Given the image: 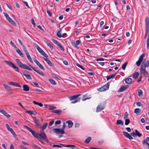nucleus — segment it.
I'll return each mask as SVG.
<instances>
[{"mask_svg":"<svg viewBox=\"0 0 149 149\" xmlns=\"http://www.w3.org/2000/svg\"><path fill=\"white\" fill-rule=\"evenodd\" d=\"M146 24H149V20L148 17H146L145 18Z\"/></svg>","mask_w":149,"mask_h":149,"instance_id":"3c124183","label":"nucleus"},{"mask_svg":"<svg viewBox=\"0 0 149 149\" xmlns=\"http://www.w3.org/2000/svg\"><path fill=\"white\" fill-rule=\"evenodd\" d=\"M128 113L127 112H125L124 116V119H127L128 118Z\"/></svg>","mask_w":149,"mask_h":149,"instance_id":"09e8293b","label":"nucleus"},{"mask_svg":"<svg viewBox=\"0 0 149 149\" xmlns=\"http://www.w3.org/2000/svg\"><path fill=\"white\" fill-rule=\"evenodd\" d=\"M139 75V73L138 72H136L134 73L133 75V78L135 79H137Z\"/></svg>","mask_w":149,"mask_h":149,"instance_id":"cd10ccee","label":"nucleus"},{"mask_svg":"<svg viewBox=\"0 0 149 149\" xmlns=\"http://www.w3.org/2000/svg\"><path fill=\"white\" fill-rule=\"evenodd\" d=\"M147 48L148 49H149V35L148 36V38L146 42Z\"/></svg>","mask_w":149,"mask_h":149,"instance_id":"c03bdc74","label":"nucleus"},{"mask_svg":"<svg viewBox=\"0 0 149 149\" xmlns=\"http://www.w3.org/2000/svg\"><path fill=\"white\" fill-rule=\"evenodd\" d=\"M28 59H29V60L32 63H33V62L32 60V59L30 56H28L27 57Z\"/></svg>","mask_w":149,"mask_h":149,"instance_id":"680f3d73","label":"nucleus"},{"mask_svg":"<svg viewBox=\"0 0 149 149\" xmlns=\"http://www.w3.org/2000/svg\"><path fill=\"white\" fill-rule=\"evenodd\" d=\"M8 84L9 85H11L13 86H16L20 88L21 87V86L18 83L13 81H10L9 82Z\"/></svg>","mask_w":149,"mask_h":149,"instance_id":"2eb2a0df","label":"nucleus"},{"mask_svg":"<svg viewBox=\"0 0 149 149\" xmlns=\"http://www.w3.org/2000/svg\"><path fill=\"white\" fill-rule=\"evenodd\" d=\"M53 130L54 132L57 134H63L65 133L64 131L62 129H61L59 128H55L53 129Z\"/></svg>","mask_w":149,"mask_h":149,"instance_id":"1a4fd4ad","label":"nucleus"},{"mask_svg":"<svg viewBox=\"0 0 149 149\" xmlns=\"http://www.w3.org/2000/svg\"><path fill=\"white\" fill-rule=\"evenodd\" d=\"M132 79L131 78H127L125 79V81L126 84H130L132 81Z\"/></svg>","mask_w":149,"mask_h":149,"instance_id":"b1692460","label":"nucleus"},{"mask_svg":"<svg viewBox=\"0 0 149 149\" xmlns=\"http://www.w3.org/2000/svg\"><path fill=\"white\" fill-rule=\"evenodd\" d=\"M44 42L51 49H53L54 48L52 45L50 43L48 42L47 41L45 40Z\"/></svg>","mask_w":149,"mask_h":149,"instance_id":"e433bc0d","label":"nucleus"},{"mask_svg":"<svg viewBox=\"0 0 149 149\" xmlns=\"http://www.w3.org/2000/svg\"><path fill=\"white\" fill-rule=\"evenodd\" d=\"M128 63V62H126L125 63L122 65V69L125 70V69L126 66Z\"/></svg>","mask_w":149,"mask_h":149,"instance_id":"79ce46f5","label":"nucleus"},{"mask_svg":"<svg viewBox=\"0 0 149 149\" xmlns=\"http://www.w3.org/2000/svg\"><path fill=\"white\" fill-rule=\"evenodd\" d=\"M33 118L34 122L35 123L36 126L38 127H40L41 124L39 120L35 117H33Z\"/></svg>","mask_w":149,"mask_h":149,"instance_id":"4468645a","label":"nucleus"},{"mask_svg":"<svg viewBox=\"0 0 149 149\" xmlns=\"http://www.w3.org/2000/svg\"><path fill=\"white\" fill-rule=\"evenodd\" d=\"M26 113H27L30 115H32L33 114V111H27L26 112Z\"/></svg>","mask_w":149,"mask_h":149,"instance_id":"e2e57ef3","label":"nucleus"},{"mask_svg":"<svg viewBox=\"0 0 149 149\" xmlns=\"http://www.w3.org/2000/svg\"><path fill=\"white\" fill-rule=\"evenodd\" d=\"M49 81H50V82L51 83V84H52L56 85V81H55V80L53 79H49Z\"/></svg>","mask_w":149,"mask_h":149,"instance_id":"a19ab883","label":"nucleus"},{"mask_svg":"<svg viewBox=\"0 0 149 149\" xmlns=\"http://www.w3.org/2000/svg\"><path fill=\"white\" fill-rule=\"evenodd\" d=\"M128 86H122L119 90H118V92H122L126 90L128 88Z\"/></svg>","mask_w":149,"mask_h":149,"instance_id":"dca6fc26","label":"nucleus"},{"mask_svg":"<svg viewBox=\"0 0 149 149\" xmlns=\"http://www.w3.org/2000/svg\"><path fill=\"white\" fill-rule=\"evenodd\" d=\"M31 22L32 24L34 26V27L36 26V24L35 22V21H34V19H33V18L31 20Z\"/></svg>","mask_w":149,"mask_h":149,"instance_id":"052dcab7","label":"nucleus"},{"mask_svg":"<svg viewBox=\"0 0 149 149\" xmlns=\"http://www.w3.org/2000/svg\"><path fill=\"white\" fill-rule=\"evenodd\" d=\"M40 138V139H39V140L41 142V143H42V139H43L45 141H46L47 142V143H48V140H47V136H46V137H45V138L44 139H43V138Z\"/></svg>","mask_w":149,"mask_h":149,"instance_id":"58836bf2","label":"nucleus"},{"mask_svg":"<svg viewBox=\"0 0 149 149\" xmlns=\"http://www.w3.org/2000/svg\"><path fill=\"white\" fill-rule=\"evenodd\" d=\"M91 139V137L90 136H89L85 140V142L86 143H88L90 142Z\"/></svg>","mask_w":149,"mask_h":149,"instance_id":"4c0bfd02","label":"nucleus"},{"mask_svg":"<svg viewBox=\"0 0 149 149\" xmlns=\"http://www.w3.org/2000/svg\"><path fill=\"white\" fill-rule=\"evenodd\" d=\"M23 75L25 76L26 78L29 79H31L32 78L30 74H27L25 73H23Z\"/></svg>","mask_w":149,"mask_h":149,"instance_id":"c9c22d12","label":"nucleus"},{"mask_svg":"<svg viewBox=\"0 0 149 149\" xmlns=\"http://www.w3.org/2000/svg\"><path fill=\"white\" fill-rule=\"evenodd\" d=\"M104 108L103 106L101 105H99L97 106V107L96 111L97 112H98L104 109Z\"/></svg>","mask_w":149,"mask_h":149,"instance_id":"4be33fe9","label":"nucleus"},{"mask_svg":"<svg viewBox=\"0 0 149 149\" xmlns=\"http://www.w3.org/2000/svg\"><path fill=\"white\" fill-rule=\"evenodd\" d=\"M125 124L126 125H128L130 123V120L129 119H125Z\"/></svg>","mask_w":149,"mask_h":149,"instance_id":"49530a36","label":"nucleus"},{"mask_svg":"<svg viewBox=\"0 0 149 149\" xmlns=\"http://www.w3.org/2000/svg\"><path fill=\"white\" fill-rule=\"evenodd\" d=\"M71 44L74 47L77 48V49H78V46H77V44H76L74 42H72Z\"/></svg>","mask_w":149,"mask_h":149,"instance_id":"603ef678","label":"nucleus"},{"mask_svg":"<svg viewBox=\"0 0 149 149\" xmlns=\"http://www.w3.org/2000/svg\"><path fill=\"white\" fill-rule=\"evenodd\" d=\"M134 113L138 115L140 113H141V110L139 108H136L134 110Z\"/></svg>","mask_w":149,"mask_h":149,"instance_id":"7c9ffc66","label":"nucleus"},{"mask_svg":"<svg viewBox=\"0 0 149 149\" xmlns=\"http://www.w3.org/2000/svg\"><path fill=\"white\" fill-rule=\"evenodd\" d=\"M52 40L55 43L56 45L61 50L63 51H65V49L63 47L61 44L57 41V40L54 39H52Z\"/></svg>","mask_w":149,"mask_h":149,"instance_id":"423d86ee","label":"nucleus"},{"mask_svg":"<svg viewBox=\"0 0 149 149\" xmlns=\"http://www.w3.org/2000/svg\"><path fill=\"white\" fill-rule=\"evenodd\" d=\"M76 65L78 67H79L82 70H84V68L81 65L79 64V63H76Z\"/></svg>","mask_w":149,"mask_h":149,"instance_id":"8fccbe9b","label":"nucleus"},{"mask_svg":"<svg viewBox=\"0 0 149 149\" xmlns=\"http://www.w3.org/2000/svg\"><path fill=\"white\" fill-rule=\"evenodd\" d=\"M44 60L47 63V64L49 65V66L51 67H52L53 66V65L52 63V62L50 61V60L48 58V56H47V57H45L44 58Z\"/></svg>","mask_w":149,"mask_h":149,"instance_id":"a211bd4d","label":"nucleus"},{"mask_svg":"<svg viewBox=\"0 0 149 149\" xmlns=\"http://www.w3.org/2000/svg\"><path fill=\"white\" fill-rule=\"evenodd\" d=\"M23 49L24 52H25V53H26L28 52L27 50L26 47L24 45H23Z\"/></svg>","mask_w":149,"mask_h":149,"instance_id":"6e6d98bb","label":"nucleus"},{"mask_svg":"<svg viewBox=\"0 0 149 149\" xmlns=\"http://www.w3.org/2000/svg\"><path fill=\"white\" fill-rule=\"evenodd\" d=\"M23 90L25 91H28L29 90V87L26 85H24L23 86Z\"/></svg>","mask_w":149,"mask_h":149,"instance_id":"393cba45","label":"nucleus"},{"mask_svg":"<svg viewBox=\"0 0 149 149\" xmlns=\"http://www.w3.org/2000/svg\"><path fill=\"white\" fill-rule=\"evenodd\" d=\"M3 86L7 90V91L9 92L10 94L13 93L12 89L10 86L5 84H3Z\"/></svg>","mask_w":149,"mask_h":149,"instance_id":"f8f14e48","label":"nucleus"},{"mask_svg":"<svg viewBox=\"0 0 149 149\" xmlns=\"http://www.w3.org/2000/svg\"><path fill=\"white\" fill-rule=\"evenodd\" d=\"M47 13L50 16H52V13L49 10H47Z\"/></svg>","mask_w":149,"mask_h":149,"instance_id":"69168bd1","label":"nucleus"},{"mask_svg":"<svg viewBox=\"0 0 149 149\" xmlns=\"http://www.w3.org/2000/svg\"><path fill=\"white\" fill-rule=\"evenodd\" d=\"M52 113L57 114L58 115H60L62 114V111L60 110H53L52 111Z\"/></svg>","mask_w":149,"mask_h":149,"instance_id":"5701e85b","label":"nucleus"},{"mask_svg":"<svg viewBox=\"0 0 149 149\" xmlns=\"http://www.w3.org/2000/svg\"><path fill=\"white\" fill-rule=\"evenodd\" d=\"M130 134L134 137H136L135 132L134 131H133L131 133H130Z\"/></svg>","mask_w":149,"mask_h":149,"instance_id":"338daca9","label":"nucleus"},{"mask_svg":"<svg viewBox=\"0 0 149 149\" xmlns=\"http://www.w3.org/2000/svg\"><path fill=\"white\" fill-rule=\"evenodd\" d=\"M149 67V61L147 60L145 63L144 61H143L141 64L140 68V75L142 76L143 75L144 76L146 77H148L149 76V74L148 72L146 70V68Z\"/></svg>","mask_w":149,"mask_h":149,"instance_id":"f257e3e1","label":"nucleus"},{"mask_svg":"<svg viewBox=\"0 0 149 149\" xmlns=\"http://www.w3.org/2000/svg\"><path fill=\"white\" fill-rule=\"evenodd\" d=\"M36 47L38 52L43 55L45 57H47V55L45 52L37 45H36Z\"/></svg>","mask_w":149,"mask_h":149,"instance_id":"9d476101","label":"nucleus"},{"mask_svg":"<svg viewBox=\"0 0 149 149\" xmlns=\"http://www.w3.org/2000/svg\"><path fill=\"white\" fill-rule=\"evenodd\" d=\"M138 96L139 97H141L142 96L143 91L142 90L139 89L138 91Z\"/></svg>","mask_w":149,"mask_h":149,"instance_id":"a18cd8bd","label":"nucleus"},{"mask_svg":"<svg viewBox=\"0 0 149 149\" xmlns=\"http://www.w3.org/2000/svg\"><path fill=\"white\" fill-rule=\"evenodd\" d=\"M110 84V82H108L106 84L99 88L98 90V91L101 92L108 89L109 88Z\"/></svg>","mask_w":149,"mask_h":149,"instance_id":"0eeeda50","label":"nucleus"},{"mask_svg":"<svg viewBox=\"0 0 149 149\" xmlns=\"http://www.w3.org/2000/svg\"><path fill=\"white\" fill-rule=\"evenodd\" d=\"M16 51L20 56H21L22 57H24V56L23 54L21 52V50L19 49H17L16 50Z\"/></svg>","mask_w":149,"mask_h":149,"instance_id":"72a5a7b5","label":"nucleus"},{"mask_svg":"<svg viewBox=\"0 0 149 149\" xmlns=\"http://www.w3.org/2000/svg\"><path fill=\"white\" fill-rule=\"evenodd\" d=\"M135 132L136 134V137L138 136L139 137H140L142 136V134L140 133L137 130H135Z\"/></svg>","mask_w":149,"mask_h":149,"instance_id":"2f4dec72","label":"nucleus"},{"mask_svg":"<svg viewBox=\"0 0 149 149\" xmlns=\"http://www.w3.org/2000/svg\"><path fill=\"white\" fill-rule=\"evenodd\" d=\"M116 124L117 125H123L124 124L123 122L121 120H117Z\"/></svg>","mask_w":149,"mask_h":149,"instance_id":"f704fd0d","label":"nucleus"},{"mask_svg":"<svg viewBox=\"0 0 149 149\" xmlns=\"http://www.w3.org/2000/svg\"><path fill=\"white\" fill-rule=\"evenodd\" d=\"M10 45L12 46L13 47H14L15 48H17V47L15 45V44L12 41H11L10 43Z\"/></svg>","mask_w":149,"mask_h":149,"instance_id":"4d7b16f0","label":"nucleus"},{"mask_svg":"<svg viewBox=\"0 0 149 149\" xmlns=\"http://www.w3.org/2000/svg\"><path fill=\"white\" fill-rule=\"evenodd\" d=\"M54 120H52L49 123V126H52L54 123Z\"/></svg>","mask_w":149,"mask_h":149,"instance_id":"0e129e2a","label":"nucleus"},{"mask_svg":"<svg viewBox=\"0 0 149 149\" xmlns=\"http://www.w3.org/2000/svg\"><path fill=\"white\" fill-rule=\"evenodd\" d=\"M61 121L60 120H57L55 122V125H57L61 124Z\"/></svg>","mask_w":149,"mask_h":149,"instance_id":"13d9d810","label":"nucleus"},{"mask_svg":"<svg viewBox=\"0 0 149 149\" xmlns=\"http://www.w3.org/2000/svg\"><path fill=\"white\" fill-rule=\"evenodd\" d=\"M149 24H146V31H149Z\"/></svg>","mask_w":149,"mask_h":149,"instance_id":"5fc2aeb1","label":"nucleus"},{"mask_svg":"<svg viewBox=\"0 0 149 149\" xmlns=\"http://www.w3.org/2000/svg\"><path fill=\"white\" fill-rule=\"evenodd\" d=\"M4 62L13 68L16 71L19 72L18 68L14 65L13 63L10 61H5Z\"/></svg>","mask_w":149,"mask_h":149,"instance_id":"39448f33","label":"nucleus"},{"mask_svg":"<svg viewBox=\"0 0 149 149\" xmlns=\"http://www.w3.org/2000/svg\"><path fill=\"white\" fill-rule=\"evenodd\" d=\"M56 108V107L55 106L50 105L49 107V110H52L54 109H55Z\"/></svg>","mask_w":149,"mask_h":149,"instance_id":"de8ad7c7","label":"nucleus"},{"mask_svg":"<svg viewBox=\"0 0 149 149\" xmlns=\"http://www.w3.org/2000/svg\"><path fill=\"white\" fill-rule=\"evenodd\" d=\"M116 73H115L114 74H111V75H110L108 76H107V81L109 80V79L114 78L115 76L116 75Z\"/></svg>","mask_w":149,"mask_h":149,"instance_id":"bb28decb","label":"nucleus"},{"mask_svg":"<svg viewBox=\"0 0 149 149\" xmlns=\"http://www.w3.org/2000/svg\"><path fill=\"white\" fill-rule=\"evenodd\" d=\"M91 97L89 95H88V94H86L84 95L82 98L83 101H85L86 100L90 99L91 98Z\"/></svg>","mask_w":149,"mask_h":149,"instance_id":"aec40b11","label":"nucleus"},{"mask_svg":"<svg viewBox=\"0 0 149 149\" xmlns=\"http://www.w3.org/2000/svg\"><path fill=\"white\" fill-rule=\"evenodd\" d=\"M66 123H68V127L70 128L72 127L73 125V123L71 120L67 121L66 122Z\"/></svg>","mask_w":149,"mask_h":149,"instance_id":"a878e982","label":"nucleus"},{"mask_svg":"<svg viewBox=\"0 0 149 149\" xmlns=\"http://www.w3.org/2000/svg\"><path fill=\"white\" fill-rule=\"evenodd\" d=\"M33 102L34 104L39 105L40 107H42L43 106V104L41 103H38L34 101H33Z\"/></svg>","mask_w":149,"mask_h":149,"instance_id":"37998d69","label":"nucleus"},{"mask_svg":"<svg viewBox=\"0 0 149 149\" xmlns=\"http://www.w3.org/2000/svg\"><path fill=\"white\" fill-rule=\"evenodd\" d=\"M9 131H10L11 133L14 136H16L17 135L15 133V132L13 131V129L12 128H10L8 130Z\"/></svg>","mask_w":149,"mask_h":149,"instance_id":"ea45409f","label":"nucleus"},{"mask_svg":"<svg viewBox=\"0 0 149 149\" xmlns=\"http://www.w3.org/2000/svg\"><path fill=\"white\" fill-rule=\"evenodd\" d=\"M148 144L149 143L147 142L145 140H144L143 141L142 144L146 148H148Z\"/></svg>","mask_w":149,"mask_h":149,"instance_id":"473e14b6","label":"nucleus"},{"mask_svg":"<svg viewBox=\"0 0 149 149\" xmlns=\"http://www.w3.org/2000/svg\"><path fill=\"white\" fill-rule=\"evenodd\" d=\"M145 55L146 54L145 53H143L140 56L138 60L137 61L136 63V64L137 66H139L141 65V63L143 61V58L145 56Z\"/></svg>","mask_w":149,"mask_h":149,"instance_id":"6e6552de","label":"nucleus"},{"mask_svg":"<svg viewBox=\"0 0 149 149\" xmlns=\"http://www.w3.org/2000/svg\"><path fill=\"white\" fill-rule=\"evenodd\" d=\"M10 149H15L13 145L11 144L10 145Z\"/></svg>","mask_w":149,"mask_h":149,"instance_id":"774afa93","label":"nucleus"},{"mask_svg":"<svg viewBox=\"0 0 149 149\" xmlns=\"http://www.w3.org/2000/svg\"><path fill=\"white\" fill-rule=\"evenodd\" d=\"M24 127L31 132L34 137L38 140L40 139V138H43L44 139L45 137H46V134L44 132H42L40 133L37 134L36 133L35 131L32 130L27 125H24Z\"/></svg>","mask_w":149,"mask_h":149,"instance_id":"f03ea898","label":"nucleus"},{"mask_svg":"<svg viewBox=\"0 0 149 149\" xmlns=\"http://www.w3.org/2000/svg\"><path fill=\"white\" fill-rule=\"evenodd\" d=\"M60 145H62V146H64L65 147H71V148L73 149L74 148H75V146L74 145H65L64 144H60Z\"/></svg>","mask_w":149,"mask_h":149,"instance_id":"c756f323","label":"nucleus"},{"mask_svg":"<svg viewBox=\"0 0 149 149\" xmlns=\"http://www.w3.org/2000/svg\"><path fill=\"white\" fill-rule=\"evenodd\" d=\"M47 125L48 123H45L41 127L40 125V127H39L41 129H42V132H44V130L46 129Z\"/></svg>","mask_w":149,"mask_h":149,"instance_id":"412c9836","label":"nucleus"},{"mask_svg":"<svg viewBox=\"0 0 149 149\" xmlns=\"http://www.w3.org/2000/svg\"><path fill=\"white\" fill-rule=\"evenodd\" d=\"M62 31V29H61L60 30L58 31L57 33V36L60 38L62 37L63 36L61 34V32Z\"/></svg>","mask_w":149,"mask_h":149,"instance_id":"c85d7f7f","label":"nucleus"},{"mask_svg":"<svg viewBox=\"0 0 149 149\" xmlns=\"http://www.w3.org/2000/svg\"><path fill=\"white\" fill-rule=\"evenodd\" d=\"M34 61L36 63L37 65L42 70H44L45 68L43 67V65L41 64L37 60H34Z\"/></svg>","mask_w":149,"mask_h":149,"instance_id":"f3484780","label":"nucleus"},{"mask_svg":"<svg viewBox=\"0 0 149 149\" xmlns=\"http://www.w3.org/2000/svg\"><path fill=\"white\" fill-rule=\"evenodd\" d=\"M0 112L6 116L7 118H9L10 115L8 114L4 110H0Z\"/></svg>","mask_w":149,"mask_h":149,"instance_id":"6ab92c4d","label":"nucleus"},{"mask_svg":"<svg viewBox=\"0 0 149 149\" xmlns=\"http://www.w3.org/2000/svg\"><path fill=\"white\" fill-rule=\"evenodd\" d=\"M16 61L19 66L21 68L26 69L30 71H32V69L28 65L25 64H23L18 59H17Z\"/></svg>","mask_w":149,"mask_h":149,"instance_id":"7ed1b4c3","label":"nucleus"},{"mask_svg":"<svg viewBox=\"0 0 149 149\" xmlns=\"http://www.w3.org/2000/svg\"><path fill=\"white\" fill-rule=\"evenodd\" d=\"M3 13L5 15V16L6 17L7 19V20L10 17H9V15L6 13L3 12Z\"/></svg>","mask_w":149,"mask_h":149,"instance_id":"864d4df0","label":"nucleus"},{"mask_svg":"<svg viewBox=\"0 0 149 149\" xmlns=\"http://www.w3.org/2000/svg\"><path fill=\"white\" fill-rule=\"evenodd\" d=\"M123 133L124 135L128 138L130 140H132L133 139V138L131 136V135L130 134L127 132L125 131H123Z\"/></svg>","mask_w":149,"mask_h":149,"instance_id":"ddd939ff","label":"nucleus"},{"mask_svg":"<svg viewBox=\"0 0 149 149\" xmlns=\"http://www.w3.org/2000/svg\"><path fill=\"white\" fill-rule=\"evenodd\" d=\"M52 76L55 78H56V79H58L60 80V79H59L58 78V76L57 75H56V74H52Z\"/></svg>","mask_w":149,"mask_h":149,"instance_id":"bf43d9fd","label":"nucleus"},{"mask_svg":"<svg viewBox=\"0 0 149 149\" xmlns=\"http://www.w3.org/2000/svg\"><path fill=\"white\" fill-rule=\"evenodd\" d=\"M29 66L30 67H31L33 70H34L37 73H38L39 74L43 76H44V74L43 73V72L41 71H39V70H38L37 69L38 68L37 67H33L31 65H29Z\"/></svg>","mask_w":149,"mask_h":149,"instance_id":"9b49d317","label":"nucleus"},{"mask_svg":"<svg viewBox=\"0 0 149 149\" xmlns=\"http://www.w3.org/2000/svg\"><path fill=\"white\" fill-rule=\"evenodd\" d=\"M80 95V94L74 95L69 97V99L71 101H72L71 103L74 104L78 102L80 100L81 98L79 97Z\"/></svg>","mask_w":149,"mask_h":149,"instance_id":"20e7f679","label":"nucleus"}]
</instances>
